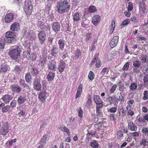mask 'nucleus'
I'll return each instance as SVG.
<instances>
[{"label": "nucleus", "mask_w": 148, "mask_h": 148, "mask_svg": "<svg viewBox=\"0 0 148 148\" xmlns=\"http://www.w3.org/2000/svg\"><path fill=\"white\" fill-rule=\"evenodd\" d=\"M57 11L59 13L63 14L69 11L70 5L67 0H61L57 3Z\"/></svg>", "instance_id": "nucleus-1"}, {"label": "nucleus", "mask_w": 148, "mask_h": 148, "mask_svg": "<svg viewBox=\"0 0 148 148\" xmlns=\"http://www.w3.org/2000/svg\"><path fill=\"white\" fill-rule=\"evenodd\" d=\"M22 47L19 45L15 49H12L8 51V53L10 58L16 61L19 60L20 58V53Z\"/></svg>", "instance_id": "nucleus-2"}, {"label": "nucleus", "mask_w": 148, "mask_h": 148, "mask_svg": "<svg viewBox=\"0 0 148 148\" xmlns=\"http://www.w3.org/2000/svg\"><path fill=\"white\" fill-rule=\"evenodd\" d=\"M4 40L7 43L14 44L16 41V35L14 32H7L5 34Z\"/></svg>", "instance_id": "nucleus-3"}, {"label": "nucleus", "mask_w": 148, "mask_h": 148, "mask_svg": "<svg viewBox=\"0 0 148 148\" xmlns=\"http://www.w3.org/2000/svg\"><path fill=\"white\" fill-rule=\"evenodd\" d=\"M24 10L27 16L31 14L32 6L30 1L29 0H25L24 3Z\"/></svg>", "instance_id": "nucleus-4"}, {"label": "nucleus", "mask_w": 148, "mask_h": 148, "mask_svg": "<svg viewBox=\"0 0 148 148\" xmlns=\"http://www.w3.org/2000/svg\"><path fill=\"white\" fill-rule=\"evenodd\" d=\"M9 125L7 122H2L0 123V133L5 135L9 131Z\"/></svg>", "instance_id": "nucleus-5"}, {"label": "nucleus", "mask_w": 148, "mask_h": 148, "mask_svg": "<svg viewBox=\"0 0 148 148\" xmlns=\"http://www.w3.org/2000/svg\"><path fill=\"white\" fill-rule=\"evenodd\" d=\"M38 35L39 42L42 45L44 44L46 40V33L44 31H40Z\"/></svg>", "instance_id": "nucleus-6"}, {"label": "nucleus", "mask_w": 148, "mask_h": 148, "mask_svg": "<svg viewBox=\"0 0 148 148\" xmlns=\"http://www.w3.org/2000/svg\"><path fill=\"white\" fill-rule=\"evenodd\" d=\"M34 88V90L38 91L41 90V84H40V80L36 77L33 82Z\"/></svg>", "instance_id": "nucleus-7"}, {"label": "nucleus", "mask_w": 148, "mask_h": 148, "mask_svg": "<svg viewBox=\"0 0 148 148\" xmlns=\"http://www.w3.org/2000/svg\"><path fill=\"white\" fill-rule=\"evenodd\" d=\"M19 84L23 87V91L25 92H27L29 90V86L25 83V80L21 79L19 81Z\"/></svg>", "instance_id": "nucleus-8"}, {"label": "nucleus", "mask_w": 148, "mask_h": 148, "mask_svg": "<svg viewBox=\"0 0 148 148\" xmlns=\"http://www.w3.org/2000/svg\"><path fill=\"white\" fill-rule=\"evenodd\" d=\"M10 88L13 93L14 94L16 93H19L22 90V88L17 84L12 85Z\"/></svg>", "instance_id": "nucleus-9"}, {"label": "nucleus", "mask_w": 148, "mask_h": 148, "mask_svg": "<svg viewBox=\"0 0 148 148\" xmlns=\"http://www.w3.org/2000/svg\"><path fill=\"white\" fill-rule=\"evenodd\" d=\"M51 26L52 30L56 33H57L60 30V24L58 22L53 23Z\"/></svg>", "instance_id": "nucleus-10"}, {"label": "nucleus", "mask_w": 148, "mask_h": 148, "mask_svg": "<svg viewBox=\"0 0 148 148\" xmlns=\"http://www.w3.org/2000/svg\"><path fill=\"white\" fill-rule=\"evenodd\" d=\"M48 140L46 135H43L42 138L40 139L39 144L40 145L37 148H46L45 147L46 143V141Z\"/></svg>", "instance_id": "nucleus-11"}, {"label": "nucleus", "mask_w": 148, "mask_h": 148, "mask_svg": "<svg viewBox=\"0 0 148 148\" xmlns=\"http://www.w3.org/2000/svg\"><path fill=\"white\" fill-rule=\"evenodd\" d=\"M48 69L51 70L55 71L57 69L56 63L53 60H50L48 64Z\"/></svg>", "instance_id": "nucleus-12"}, {"label": "nucleus", "mask_w": 148, "mask_h": 148, "mask_svg": "<svg viewBox=\"0 0 148 148\" xmlns=\"http://www.w3.org/2000/svg\"><path fill=\"white\" fill-rule=\"evenodd\" d=\"M14 18V15L12 13H10L7 14L4 18L5 22L9 23L12 21Z\"/></svg>", "instance_id": "nucleus-13"}, {"label": "nucleus", "mask_w": 148, "mask_h": 148, "mask_svg": "<svg viewBox=\"0 0 148 148\" xmlns=\"http://www.w3.org/2000/svg\"><path fill=\"white\" fill-rule=\"evenodd\" d=\"M20 29V24L18 22H14L10 27V29L13 31H18Z\"/></svg>", "instance_id": "nucleus-14"}, {"label": "nucleus", "mask_w": 148, "mask_h": 148, "mask_svg": "<svg viewBox=\"0 0 148 148\" xmlns=\"http://www.w3.org/2000/svg\"><path fill=\"white\" fill-rule=\"evenodd\" d=\"M118 40V37L115 36L110 41V46L112 48L114 47L116 45Z\"/></svg>", "instance_id": "nucleus-15"}, {"label": "nucleus", "mask_w": 148, "mask_h": 148, "mask_svg": "<svg viewBox=\"0 0 148 148\" xmlns=\"http://www.w3.org/2000/svg\"><path fill=\"white\" fill-rule=\"evenodd\" d=\"M46 92L44 88L43 89L42 91L40 92V93L38 95V98L41 100V101L44 102L45 101L46 97L45 96Z\"/></svg>", "instance_id": "nucleus-16"}, {"label": "nucleus", "mask_w": 148, "mask_h": 148, "mask_svg": "<svg viewBox=\"0 0 148 148\" xmlns=\"http://www.w3.org/2000/svg\"><path fill=\"white\" fill-rule=\"evenodd\" d=\"M128 128L132 131H136L137 127L132 121H130L128 123Z\"/></svg>", "instance_id": "nucleus-17"}, {"label": "nucleus", "mask_w": 148, "mask_h": 148, "mask_svg": "<svg viewBox=\"0 0 148 148\" xmlns=\"http://www.w3.org/2000/svg\"><path fill=\"white\" fill-rule=\"evenodd\" d=\"M100 21V16L98 15H96L93 16L92 23L95 25L96 26L99 23Z\"/></svg>", "instance_id": "nucleus-18"}, {"label": "nucleus", "mask_w": 148, "mask_h": 148, "mask_svg": "<svg viewBox=\"0 0 148 148\" xmlns=\"http://www.w3.org/2000/svg\"><path fill=\"white\" fill-rule=\"evenodd\" d=\"M13 98L12 96L6 95L3 96L2 99L5 103H8Z\"/></svg>", "instance_id": "nucleus-19"}, {"label": "nucleus", "mask_w": 148, "mask_h": 148, "mask_svg": "<svg viewBox=\"0 0 148 148\" xmlns=\"http://www.w3.org/2000/svg\"><path fill=\"white\" fill-rule=\"evenodd\" d=\"M26 100L25 94H23L20 95L18 98L17 102L18 105H20L25 102Z\"/></svg>", "instance_id": "nucleus-20"}, {"label": "nucleus", "mask_w": 148, "mask_h": 148, "mask_svg": "<svg viewBox=\"0 0 148 148\" xmlns=\"http://www.w3.org/2000/svg\"><path fill=\"white\" fill-rule=\"evenodd\" d=\"M65 66V63L62 60H61L58 66L59 71L61 73L63 71Z\"/></svg>", "instance_id": "nucleus-21"}, {"label": "nucleus", "mask_w": 148, "mask_h": 148, "mask_svg": "<svg viewBox=\"0 0 148 148\" xmlns=\"http://www.w3.org/2000/svg\"><path fill=\"white\" fill-rule=\"evenodd\" d=\"M9 66L5 63L3 64L0 67V73H5L8 70Z\"/></svg>", "instance_id": "nucleus-22"}, {"label": "nucleus", "mask_w": 148, "mask_h": 148, "mask_svg": "<svg viewBox=\"0 0 148 148\" xmlns=\"http://www.w3.org/2000/svg\"><path fill=\"white\" fill-rule=\"evenodd\" d=\"M55 76V73L50 71L48 72L47 78L48 81H51L54 79Z\"/></svg>", "instance_id": "nucleus-23"}, {"label": "nucleus", "mask_w": 148, "mask_h": 148, "mask_svg": "<svg viewBox=\"0 0 148 148\" xmlns=\"http://www.w3.org/2000/svg\"><path fill=\"white\" fill-rule=\"evenodd\" d=\"M10 108V106H5L3 103H1L0 104V108L2 109V111L3 112H7Z\"/></svg>", "instance_id": "nucleus-24"}, {"label": "nucleus", "mask_w": 148, "mask_h": 148, "mask_svg": "<svg viewBox=\"0 0 148 148\" xmlns=\"http://www.w3.org/2000/svg\"><path fill=\"white\" fill-rule=\"evenodd\" d=\"M59 129L61 131L66 132L68 136L70 135V132L69 129L64 125H62V126L59 127Z\"/></svg>", "instance_id": "nucleus-25"}, {"label": "nucleus", "mask_w": 148, "mask_h": 148, "mask_svg": "<svg viewBox=\"0 0 148 148\" xmlns=\"http://www.w3.org/2000/svg\"><path fill=\"white\" fill-rule=\"evenodd\" d=\"M46 60L47 58L46 57L40 56L39 65L42 67H43Z\"/></svg>", "instance_id": "nucleus-26"}, {"label": "nucleus", "mask_w": 148, "mask_h": 148, "mask_svg": "<svg viewBox=\"0 0 148 148\" xmlns=\"http://www.w3.org/2000/svg\"><path fill=\"white\" fill-rule=\"evenodd\" d=\"M58 44L59 45V48L61 50H63L65 46L64 40L62 39H59Z\"/></svg>", "instance_id": "nucleus-27"}, {"label": "nucleus", "mask_w": 148, "mask_h": 148, "mask_svg": "<svg viewBox=\"0 0 148 148\" xmlns=\"http://www.w3.org/2000/svg\"><path fill=\"white\" fill-rule=\"evenodd\" d=\"M139 59L143 63H146L148 61V56L143 55L139 57Z\"/></svg>", "instance_id": "nucleus-28"}, {"label": "nucleus", "mask_w": 148, "mask_h": 148, "mask_svg": "<svg viewBox=\"0 0 148 148\" xmlns=\"http://www.w3.org/2000/svg\"><path fill=\"white\" fill-rule=\"evenodd\" d=\"M39 71L36 67H33L31 70V73L33 76H37L39 74Z\"/></svg>", "instance_id": "nucleus-29"}, {"label": "nucleus", "mask_w": 148, "mask_h": 148, "mask_svg": "<svg viewBox=\"0 0 148 148\" xmlns=\"http://www.w3.org/2000/svg\"><path fill=\"white\" fill-rule=\"evenodd\" d=\"M93 98L94 102L96 104L101 103H103L102 101L100 99L99 96L98 95H94Z\"/></svg>", "instance_id": "nucleus-30"}, {"label": "nucleus", "mask_w": 148, "mask_h": 148, "mask_svg": "<svg viewBox=\"0 0 148 148\" xmlns=\"http://www.w3.org/2000/svg\"><path fill=\"white\" fill-rule=\"evenodd\" d=\"M141 62L138 60H136L133 62V65L134 67L140 68L141 66Z\"/></svg>", "instance_id": "nucleus-31"}, {"label": "nucleus", "mask_w": 148, "mask_h": 148, "mask_svg": "<svg viewBox=\"0 0 148 148\" xmlns=\"http://www.w3.org/2000/svg\"><path fill=\"white\" fill-rule=\"evenodd\" d=\"M126 111L127 112V114L132 116L134 115V113L133 111V109L130 107H126Z\"/></svg>", "instance_id": "nucleus-32"}, {"label": "nucleus", "mask_w": 148, "mask_h": 148, "mask_svg": "<svg viewBox=\"0 0 148 148\" xmlns=\"http://www.w3.org/2000/svg\"><path fill=\"white\" fill-rule=\"evenodd\" d=\"M58 49L56 47H53L51 50V53L52 55L54 57H55L58 53Z\"/></svg>", "instance_id": "nucleus-33"}, {"label": "nucleus", "mask_w": 148, "mask_h": 148, "mask_svg": "<svg viewBox=\"0 0 148 148\" xmlns=\"http://www.w3.org/2000/svg\"><path fill=\"white\" fill-rule=\"evenodd\" d=\"M80 14L78 12L75 13L73 15V19L74 21H78L80 20Z\"/></svg>", "instance_id": "nucleus-34"}, {"label": "nucleus", "mask_w": 148, "mask_h": 148, "mask_svg": "<svg viewBox=\"0 0 148 148\" xmlns=\"http://www.w3.org/2000/svg\"><path fill=\"white\" fill-rule=\"evenodd\" d=\"M25 79L26 82L29 83L32 79L31 75L29 73H27L25 75Z\"/></svg>", "instance_id": "nucleus-35"}, {"label": "nucleus", "mask_w": 148, "mask_h": 148, "mask_svg": "<svg viewBox=\"0 0 148 148\" xmlns=\"http://www.w3.org/2000/svg\"><path fill=\"white\" fill-rule=\"evenodd\" d=\"M109 70L108 68H104L101 71V74L102 76H106L108 73Z\"/></svg>", "instance_id": "nucleus-36"}, {"label": "nucleus", "mask_w": 148, "mask_h": 148, "mask_svg": "<svg viewBox=\"0 0 148 148\" xmlns=\"http://www.w3.org/2000/svg\"><path fill=\"white\" fill-rule=\"evenodd\" d=\"M90 145L94 148H97L98 147L99 144L96 140H93L90 143Z\"/></svg>", "instance_id": "nucleus-37"}, {"label": "nucleus", "mask_w": 148, "mask_h": 148, "mask_svg": "<svg viewBox=\"0 0 148 148\" xmlns=\"http://www.w3.org/2000/svg\"><path fill=\"white\" fill-rule=\"evenodd\" d=\"M137 84L135 83H132L130 86V89L132 90H135L137 89Z\"/></svg>", "instance_id": "nucleus-38"}, {"label": "nucleus", "mask_w": 148, "mask_h": 148, "mask_svg": "<svg viewBox=\"0 0 148 148\" xmlns=\"http://www.w3.org/2000/svg\"><path fill=\"white\" fill-rule=\"evenodd\" d=\"M99 54L96 53L94 56L93 59L91 62L90 65H93L95 64V63L96 62L97 59H98V56H99Z\"/></svg>", "instance_id": "nucleus-39"}, {"label": "nucleus", "mask_w": 148, "mask_h": 148, "mask_svg": "<svg viewBox=\"0 0 148 148\" xmlns=\"http://www.w3.org/2000/svg\"><path fill=\"white\" fill-rule=\"evenodd\" d=\"M119 115L120 116H122L123 117L124 115H125L126 114V111H125L122 108H120L119 110Z\"/></svg>", "instance_id": "nucleus-40"}, {"label": "nucleus", "mask_w": 148, "mask_h": 148, "mask_svg": "<svg viewBox=\"0 0 148 148\" xmlns=\"http://www.w3.org/2000/svg\"><path fill=\"white\" fill-rule=\"evenodd\" d=\"M23 32L24 33V35L26 36H29L30 35V32L28 28L24 29Z\"/></svg>", "instance_id": "nucleus-41"}, {"label": "nucleus", "mask_w": 148, "mask_h": 148, "mask_svg": "<svg viewBox=\"0 0 148 148\" xmlns=\"http://www.w3.org/2000/svg\"><path fill=\"white\" fill-rule=\"evenodd\" d=\"M145 3L142 2L140 4V8L142 10L143 13L146 12V8L145 7Z\"/></svg>", "instance_id": "nucleus-42"}, {"label": "nucleus", "mask_w": 148, "mask_h": 148, "mask_svg": "<svg viewBox=\"0 0 148 148\" xmlns=\"http://www.w3.org/2000/svg\"><path fill=\"white\" fill-rule=\"evenodd\" d=\"M29 59L32 60H35L36 59L37 56L36 54L34 53H30L29 56Z\"/></svg>", "instance_id": "nucleus-43"}, {"label": "nucleus", "mask_w": 148, "mask_h": 148, "mask_svg": "<svg viewBox=\"0 0 148 148\" xmlns=\"http://www.w3.org/2000/svg\"><path fill=\"white\" fill-rule=\"evenodd\" d=\"M130 19H127L124 20L121 24V26H125L128 25L130 23Z\"/></svg>", "instance_id": "nucleus-44"}, {"label": "nucleus", "mask_w": 148, "mask_h": 148, "mask_svg": "<svg viewBox=\"0 0 148 148\" xmlns=\"http://www.w3.org/2000/svg\"><path fill=\"white\" fill-rule=\"evenodd\" d=\"M96 11V8L94 5L91 6L88 9V11L90 13L94 12Z\"/></svg>", "instance_id": "nucleus-45"}, {"label": "nucleus", "mask_w": 148, "mask_h": 148, "mask_svg": "<svg viewBox=\"0 0 148 148\" xmlns=\"http://www.w3.org/2000/svg\"><path fill=\"white\" fill-rule=\"evenodd\" d=\"M91 34L90 33H86L85 35V39L86 42L90 40L92 38L91 37Z\"/></svg>", "instance_id": "nucleus-46"}, {"label": "nucleus", "mask_w": 148, "mask_h": 148, "mask_svg": "<svg viewBox=\"0 0 148 148\" xmlns=\"http://www.w3.org/2000/svg\"><path fill=\"white\" fill-rule=\"evenodd\" d=\"M95 74L92 71H90L88 75V78L91 80H92L94 78Z\"/></svg>", "instance_id": "nucleus-47"}, {"label": "nucleus", "mask_w": 148, "mask_h": 148, "mask_svg": "<svg viewBox=\"0 0 148 148\" xmlns=\"http://www.w3.org/2000/svg\"><path fill=\"white\" fill-rule=\"evenodd\" d=\"M119 90L121 92H123L124 90L126 89V87L124 86L123 84H121L119 85Z\"/></svg>", "instance_id": "nucleus-48"}, {"label": "nucleus", "mask_w": 148, "mask_h": 148, "mask_svg": "<svg viewBox=\"0 0 148 148\" xmlns=\"http://www.w3.org/2000/svg\"><path fill=\"white\" fill-rule=\"evenodd\" d=\"M108 112L111 113H115L117 111V108L116 107H112L108 108Z\"/></svg>", "instance_id": "nucleus-49"}, {"label": "nucleus", "mask_w": 148, "mask_h": 148, "mask_svg": "<svg viewBox=\"0 0 148 148\" xmlns=\"http://www.w3.org/2000/svg\"><path fill=\"white\" fill-rule=\"evenodd\" d=\"M144 96L143 97V99L146 100L148 99V91H145L143 93Z\"/></svg>", "instance_id": "nucleus-50"}, {"label": "nucleus", "mask_w": 148, "mask_h": 148, "mask_svg": "<svg viewBox=\"0 0 148 148\" xmlns=\"http://www.w3.org/2000/svg\"><path fill=\"white\" fill-rule=\"evenodd\" d=\"M142 132L145 136H148V128L143 127L142 130Z\"/></svg>", "instance_id": "nucleus-51"}, {"label": "nucleus", "mask_w": 148, "mask_h": 148, "mask_svg": "<svg viewBox=\"0 0 148 148\" xmlns=\"http://www.w3.org/2000/svg\"><path fill=\"white\" fill-rule=\"evenodd\" d=\"M23 45L27 48H28L30 46L29 42L28 40H26L23 43Z\"/></svg>", "instance_id": "nucleus-52"}, {"label": "nucleus", "mask_w": 148, "mask_h": 148, "mask_svg": "<svg viewBox=\"0 0 148 148\" xmlns=\"http://www.w3.org/2000/svg\"><path fill=\"white\" fill-rule=\"evenodd\" d=\"M91 103V99L90 95L88 97L86 105L87 107L89 106Z\"/></svg>", "instance_id": "nucleus-53"}, {"label": "nucleus", "mask_w": 148, "mask_h": 148, "mask_svg": "<svg viewBox=\"0 0 148 148\" xmlns=\"http://www.w3.org/2000/svg\"><path fill=\"white\" fill-rule=\"evenodd\" d=\"M53 36L51 35L49 36L48 38V43H49V45H51L53 42Z\"/></svg>", "instance_id": "nucleus-54"}, {"label": "nucleus", "mask_w": 148, "mask_h": 148, "mask_svg": "<svg viewBox=\"0 0 148 148\" xmlns=\"http://www.w3.org/2000/svg\"><path fill=\"white\" fill-rule=\"evenodd\" d=\"M130 65V63L129 62H126L124 65L123 68V70L125 71L128 70Z\"/></svg>", "instance_id": "nucleus-55"}, {"label": "nucleus", "mask_w": 148, "mask_h": 148, "mask_svg": "<svg viewBox=\"0 0 148 148\" xmlns=\"http://www.w3.org/2000/svg\"><path fill=\"white\" fill-rule=\"evenodd\" d=\"M117 134V137L119 139H120L123 136V132L121 130H119Z\"/></svg>", "instance_id": "nucleus-56"}, {"label": "nucleus", "mask_w": 148, "mask_h": 148, "mask_svg": "<svg viewBox=\"0 0 148 148\" xmlns=\"http://www.w3.org/2000/svg\"><path fill=\"white\" fill-rule=\"evenodd\" d=\"M117 98L119 101L120 102H124V98L122 96L121 92L119 93V97Z\"/></svg>", "instance_id": "nucleus-57"}, {"label": "nucleus", "mask_w": 148, "mask_h": 148, "mask_svg": "<svg viewBox=\"0 0 148 148\" xmlns=\"http://www.w3.org/2000/svg\"><path fill=\"white\" fill-rule=\"evenodd\" d=\"M14 69L18 73H20L22 69L21 66H16L15 68Z\"/></svg>", "instance_id": "nucleus-58"}, {"label": "nucleus", "mask_w": 148, "mask_h": 148, "mask_svg": "<svg viewBox=\"0 0 148 148\" xmlns=\"http://www.w3.org/2000/svg\"><path fill=\"white\" fill-rule=\"evenodd\" d=\"M116 87L117 85L116 84L113 85L110 90V93H112L114 92L116 90Z\"/></svg>", "instance_id": "nucleus-59"}, {"label": "nucleus", "mask_w": 148, "mask_h": 148, "mask_svg": "<svg viewBox=\"0 0 148 148\" xmlns=\"http://www.w3.org/2000/svg\"><path fill=\"white\" fill-rule=\"evenodd\" d=\"M75 54L77 58H79L81 55V52L80 50L77 49L76 51Z\"/></svg>", "instance_id": "nucleus-60"}, {"label": "nucleus", "mask_w": 148, "mask_h": 148, "mask_svg": "<svg viewBox=\"0 0 148 148\" xmlns=\"http://www.w3.org/2000/svg\"><path fill=\"white\" fill-rule=\"evenodd\" d=\"M133 8L132 3L130 2L128 3V5L127 7V10L128 11H131Z\"/></svg>", "instance_id": "nucleus-61"}, {"label": "nucleus", "mask_w": 148, "mask_h": 148, "mask_svg": "<svg viewBox=\"0 0 148 148\" xmlns=\"http://www.w3.org/2000/svg\"><path fill=\"white\" fill-rule=\"evenodd\" d=\"M116 116L115 114L113 113L109 115V117L110 119L114 121L116 120Z\"/></svg>", "instance_id": "nucleus-62"}, {"label": "nucleus", "mask_w": 148, "mask_h": 148, "mask_svg": "<svg viewBox=\"0 0 148 148\" xmlns=\"http://www.w3.org/2000/svg\"><path fill=\"white\" fill-rule=\"evenodd\" d=\"M140 144L143 145L144 146L148 145V141H147L145 139H142L140 141Z\"/></svg>", "instance_id": "nucleus-63"}, {"label": "nucleus", "mask_w": 148, "mask_h": 148, "mask_svg": "<svg viewBox=\"0 0 148 148\" xmlns=\"http://www.w3.org/2000/svg\"><path fill=\"white\" fill-rule=\"evenodd\" d=\"M143 81L145 83L148 84V75L147 74L145 75L144 76Z\"/></svg>", "instance_id": "nucleus-64"}]
</instances>
